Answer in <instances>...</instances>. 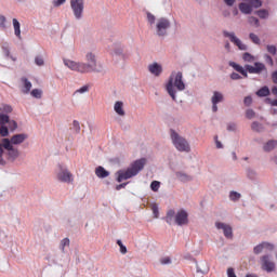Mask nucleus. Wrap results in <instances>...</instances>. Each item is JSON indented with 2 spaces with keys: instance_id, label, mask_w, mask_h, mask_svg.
Instances as JSON below:
<instances>
[{
  "instance_id": "nucleus-1",
  "label": "nucleus",
  "mask_w": 277,
  "mask_h": 277,
  "mask_svg": "<svg viewBox=\"0 0 277 277\" xmlns=\"http://www.w3.org/2000/svg\"><path fill=\"white\" fill-rule=\"evenodd\" d=\"M85 61L87 63L64 58L63 64L69 68V70L80 72V75H88V72H101V69L96 68V55L94 53L88 52L85 54Z\"/></svg>"
},
{
  "instance_id": "nucleus-2",
  "label": "nucleus",
  "mask_w": 277,
  "mask_h": 277,
  "mask_svg": "<svg viewBox=\"0 0 277 277\" xmlns=\"http://www.w3.org/2000/svg\"><path fill=\"white\" fill-rule=\"evenodd\" d=\"M166 90L169 96H171L172 101L176 102V90L179 92H183L185 90V82L183 81V72L172 71L166 84Z\"/></svg>"
},
{
  "instance_id": "nucleus-3",
  "label": "nucleus",
  "mask_w": 277,
  "mask_h": 277,
  "mask_svg": "<svg viewBox=\"0 0 277 277\" xmlns=\"http://www.w3.org/2000/svg\"><path fill=\"white\" fill-rule=\"evenodd\" d=\"M144 166H146V158H141L132 162L127 170L117 171V183H122V181H129V179L137 176L138 172L144 170Z\"/></svg>"
},
{
  "instance_id": "nucleus-4",
  "label": "nucleus",
  "mask_w": 277,
  "mask_h": 277,
  "mask_svg": "<svg viewBox=\"0 0 277 277\" xmlns=\"http://www.w3.org/2000/svg\"><path fill=\"white\" fill-rule=\"evenodd\" d=\"M229 66L236 70V72H239L245 77V79H248V72L249 75H261V72L267 70V67H265V64L261 62H255L254 66L252 65H245V68L235 63V62H229Z\"/></svg>"
},
{
  "instance_id": "nucleus-5",
  "label": "nucleus",
  "mask_w": 277,
  "mask_h": 277,
  "mask_svg": "<svg viewBox=\"0 0 277 277\" xmlns=\"http://www.w3.org/2000/svg\"><path fill=\"white\" fill-rule=\"evenodd\" d=\"M164 222H167L169 226H172V224H176V226H187L189 224V214L183 209L177 212L171 209L167 212Z\"/></svg>"
},
{
  "instance_id": "nucleus-6",
  "label": "nucleus",
  "mask_w": 277,
  "mask_h": 277,
  "mask_svg": "<svg viewBox=\"0 0 277 277\" xmlns=\"http://www.w3.org/2000/svg\"><path fill=\"white\" fill-rule=\"evenodd\" d=\"M170 135H171V142L173 146L176 148V150H179L180 153H189V150H192L187 140L181 136L176 131L171 130Z\"/></svg>"
},
{
  "instance_id": "nucleus-7",
  "label": "nucleus",
  "mask_w": 277,
  "mask_h": 277,
  "mask_svg": "<svg viewBox=\"0 0 277 277\" xmlns=\"http://www.w3.org/2000/svg\"><path fill=\"white\" fill-rule=\"evenodd\" d=\"M55 176L58 183H67L68 185H70V183L75 182V176L72 175V173L68 170V168L64 167L63 164L57 166Z\"/></svg>"
},
{
  "instance_id": "nucleus-8",
  "label": "nucleus",
  "mask_w": 277,
  "mask_h": 277,
  "mask_svg": "<svg viewBox=\"0 0 277 277\" xmlns=\"http://www.w3.org/2000/svg\"><path fill=\"white\" fill-rule=\"evenodd\" d=\"M170 27H172V22L167 17H160L156 22V36L158 38H166L168 36V31H170Z\"/></svg>"
},
{
  "instance_id": "nucleus-9",
  "label": "nucleus",
  "mask_w": 277,
  "mask_h": 277,
  "mask_svg": "<svg viewBox=\"0 0 277 277\" xmlns=\"http://www.w3.org/2000/svg\"><path fill=\"white\" fill-rule=\"evenodd\" d=\"M260 265L263 272H267V274H272V272H276V262L271 254H264L260 258Z\"/></svg>"
},
{
  "instance_id": "nucleus-10",
  "label": "nucleus",
  "mask_w": 277,
  "mask_h": 277,
  "mask_svg": "<svg viewBox=\"0 0 277 277\" xmlns=\"http://www.w3.org/2000/svg\"><path fill=\"white\" fill-rule=\"evenodd\" d=\"M70 8L76 21L83 18V10H85L84 0H70Z\"/></svg>"
},
{
  "instance_id": "nucleus-11",
  "label": "nucleus",
  "mask_w": 277,
  "mask_h": 277,
  "mask_svg": "<svg viewBox=\"0 0 277 277\" xmlns=\"http://www.w3.org/2000/svg\"><path fill=\"white\" fill-rule=\"evenodd\" d=\"M2 144L4 146V150H8V156L11 161H16L18 159L19 151L14 148V145L10 142V138H2Z\"/></svg>"
},
{
  "instance_id": "nucleus-12",
  "label": "nucleus",
  "mask_w": 277,
  "mask_h": 277,
  "mask_svg": "<svg viewBox=\"0 0 277 277\" xmlns=\"http://www.w3.org/2000/svg\"><path fill=\"white\" fill-rule=\"evenodd\" d=\"M224 38H229L230 42H233L240 51H248V45L246 43L241 42L237 36H235V32H229L227 30H223Z\"/></svg>"
},
{
  "instance_id": "nucleus-13",
  "label": "nucleus",
  "mask_w": 277,
  "mask_h": 277,
  "mask_svg": "<svg viewBox=\"0 0 277 277\" xmlns=\"http://www.w3.org/2000/svg\"><path fill=\"white\" fill-rule=\"evenodd\" d=\"M211 103L213 114H217V105H220V103H224V94H222V92L214 91L211 97Z\"/></svg>"
},
{
  "instance_id": "nucleus-14",
  "label": "nucleus",
  "mask_w": 277,
  "mask_h": 277,
  "mask_svg": "<svg viewBox=\"0 0 277 277\" xmlns=\"http://www.w3.org/2000/svg\"><path fill=\"white\" fill-rule=\"evenodd\" d=\"M215 226L219 230H223L224 237H226V239H233V227H230V225L216 222Z\"/></svg>"
},
{
  "instance_id": "nucleus-15",
  "label": "nucleus",
  "mask_w": 277,
  "mask_h": 277,
  "mask_svg": "<svg viewBox=\"0 0 277 277\" xmlns=\"http://www.w3.org/2000/svg\"><path fill=\"white\" fill-rule=\"evenodd\" d=\"M147 68L154 77H161V72H163V66L157 62L149 64Z\"/></svg>"
},
{
  "instance_id": "nucleus-16",
  "label": "nucleus",
  "mask_w": 277,
  "mask_h": 277,
  "mask_svg": "<svg viewBox=\"0 0 277 277\" xmlns=\"http://www.w3.org/2000/svg\"><path fill=\"white\" fill-rule=\"evenodd\" d=\"M27 137H29V136L25 133L15 134L10 138V143L12 146L13 145L17 146L18 144H23V142H25V140H27Z\"/></svg>"
},
{
  "instance_id": "nucleus-17",
  "label": "nucleus",
  "mask_w": 277,
  "mask_h": 277,
  "mask_svg": "<svg viewBox=\"0 0 277 277\" xmlns=\"http://www.w3.org/2000/svg\"><path fill=\"white\" fill-rule=\"evenodd\" d=\"M175 176L180 183H189L194 181V176L183 172V171H177L175 172Z\"/></svg>"
},
{
  "instance_id": "nucleus-18",
  "label": "nucleus",
  "mask_w": 277,
  "mask_h": 277,
  "mask_svg": "<svg viewBox=\"0 0 277 277\" xmlns=\"http://www.w3.org/2000/svg\"><path fill=\"white\" fill-rule=\"evenodd\" d=\"M114 110L117 116H121V117L127 116V113L124 111V102H122V101H117L115 103Z\"/></svg>"
},
{
  "instance_id": "nucleus-19",
  "label": "nucleus",
  "mask_w": 277,
  "mask_h": 277,
  "mask_svg": "<svg viewBox=\"0 0 277 277\" xmlns=\"http://www.w3.org/2000/svg\"><path fill=\"white\" fill-rule=\"evenodd\" d=\"M21 82L24 85L22 89L23 94H29V92H31V88H32L31 81H29V79H27V77H22Z\"/></svg>"
},
{
  "instance_id": "nucleus-20",
  "label": "nucleus",
  "mask_w": 277,
  "mask_h": 277,
  "mask_svg": "<svg viewBox=\"0 0 277 277\" xmlns=\"http://www.w3.org/2000/svg\"><path fill=\"white\" fill-rule=\"evenodd\" d=\"M95 174L97 179H107V176H109V171L105 170L103 167H97L95 169Z\"/></svg>"
},
{
  "instance_id": "nucleus-21",
  "label": "nucleus",
  "mask_w": 277,
  "mask_h": 277,
  "mask_svg": "<svg viewBox=\"0 0 277 277\" xmlns=\"http://www.w3.org/2000/svg\"><path fill=\"white\" fill-rule=\"evenodd\" d=\"M1 49H2V52L5 55V57H10V60H12L13 62H16V58H14V56L10 55V43H8L6 41L2 42Z\"/></svg>"
},
{
  "instance_id": "nucleus-22",
  "label": "nucleus",
  "mask_w": 277,
  "mask_h": 277,
  "mask_svg": "<svg viewBox=\"0 0 277 277\" xmlns=\"http://www.w3.org/2000/svg\"><path fill=\"white\" fill-rule=\"evenodd\" d=\"M13 28L16 38H18V40H23V37L21 36V23L16 18H13Z\"/></svg>"
},
{
  "instance_id": "nucleus-23",
  "label": "nucleus",
  "mask_w": 277,
  "mask_h": 277,
  "mask_svg": "<svg viewBox=\"0 0 277 277\" xmlns=\"http://www.w3.org/2000/svg\"><path fill=\"white\" fill-rule=\"evenodd\" d=\"M239 10L242 14H252V6L250 3L242 2L239 4Z\"/></svg>"
},
{
  "instance_id": "nucleus-24",
  "label": "nucleus",
  "mask_w": 277,
  "mask_h": 277,
  "mask_svg": "<svg viewBox=\"0 0 277 277\" xmlns=\"http://www.w3.org/2000/svg\"><path fill=\"white\" fill-rule=\"evenodd\" d=\"M276 146H277V142L276 141H268L264 145V150H265V153H272V150H274V148H276Z\"/></svg>"
},
{
  "instance_id": "nucleus-25",
  "label": "nucleus",
  "mask_w": 277,
  "mask_h": 277,
  "mask_svg": "<svg viewBox=\"0 0 277 277\" xmlns=\"http://www.w3.org/2000/svg\"><path fill=\"white\" fill-rule=\"evenodd\" d=\"M255 14L262 19L269 18V11H267V9L258 10L255 11Z\"/></svg>"
},
{
  "instance_id": "nucleus-26",
  "label": "nucleus",
  "mask_w": 277,
  "mask_h": 277,
  "mask_svg": "<svg viewBox=\"0 0 277 277\" xmlns=\"http://www.w3.org/2000/svg\"><path fill=\"white\" fill-rule=\"evenodd\" d=\"M256 96H260L261 98L269 96V88L262 87L260 90L256 91Z\"/></svg>"
},
{
  "instance_id": "nucleus-27",
  "label": "nucleus",
  "mask_w": 277,
  "mask_h": 277,
  "mask_svg": "<svg viewBox=\"0 0 277 277\" xmlns=\"http://www.w3.org/2000/svg\"><path fill=\"white\" fill-rule=\"evenodd\" d=\"M70 130L74 131L76 135H79V133H81V123H79L77 120H74Z\"/></svg>"
},
{
  "instance_id": "nucleus-28",
  "label": "nucleus",
  "mask_w": 277,
  "mask_h": 277,
  "mask_svg": "<svg viewBox=\"0 0 277 277\" xmlns=\"http://www.w3.org/2000/svg\"><path fill=\"white\" fill-rule=\"evenodd\" d=\"M70 246V239L69 238H64L63 240H61L60 243V250L61 252H66V248H68Z\"/></svg>"
},
{
  "instance_id": "nucleus-29",
  "label": "nucleus",
  "mask_w": 277,
  "mask_h": 277,
  "mask_svg": "<svg viewBox=\"0 0 277 277\" xmlns=\"http://www.w3.org/2000/svg\"><path fill=\"white\" fill-rule=\"evenodd\" d=\"M241 199V194L235 192V190H232L229 193V200H232V202H238V200Z\"/></svg>"
},
{
  "instance_id": "nucleus-30",
  "label": "nucleus",
  "mask_w": 277,
  "mask_h": 277,
  "mask_svg": "<svg viewBox=\"0 0 277 277\" xmlns=\"http://www.w3.org/2000/svg\"><path fill=\"white\" fill-rule=\"evenodd\" d=\"M248 3L250 4L251 9L255 8V10L263 6V1L261 0H248Z\"/></svg>"
},
{
  "instance_id": "nucleus-31",
  "label": "nucleus",
  "mask_w": 277,
  "mask_h": 277,
  "mask_svg": "<svg viewBox=\"0 0 277 277\" xmlns=\"http://www.w3.org/2000/svg\"><path fill=\"white\" fill-rule=\"evenodd\" d=\"M205 265H207V264H205V263H201L200 265L197 264V274H209V267H207Z\"/></svg>"
},
{
  "instance_id": "nucleus-32",
  "label": "nucleus",
  "mask_w": 277,
  "mask_h": 277,
  "mask_svg": "<svg viewBox=\"0 0 277 277\" xmlns=\"http://www.w3.org/2000/svg\"><path fill=\"white\" fill-rule=\"evenodd\" d=\"M9 123H10V116L0 114V127H3Z\"/></svg>"
},
{
  "instance_id": "nucleus-33",
  "label": "nucleus",
  "mask_w": 277,
  "mask_h": 277,
  "mask_svg": "<svg viewBox=\"0 0 277 277\" xmlns=\"http://www.w3.org/2000/svg\"><path fill=\"white\" fill-rule=\"evenodd\" d=\"M30 95H31L34 98H42V90H41V89H34V90L30 92Z\"/></svg>"
},
{
  "instance_id": "nucleus-34",
  "label": "nucleus",
  "mask_w": 277,
  "mask_h": 277,
  "mask_svg": "<svg viewBox=\"0 0 277 277\" xmlns=\"http://www.w3.org/2000/svg\"><path fill=\"white\" fill-rule=\"evenodd\" d=\"M0 135L1 137H8L10 135V130L6 126H0Z\"/></svg>"
},
{
  "instance_id": "nucleus-35",
  "label": "nucleus",
  "mask_w": 277,
  "mask_h": 277,
  "mask_svg": "<svg viewBox=\"0 0 277 277\" xmlns=\"http://www.w3.org/2000/svg\"><path fill=\"white\" fill-rule=\"evenodd\" d=\"M249 38L253 42V44H261V38H259V36L255 35L254 32H251L249 35Z\"/></svg>"
},
{
  "instance_id": "nucleus-36",
  "label": "nucleus",
  "mask_w": 277,
  "mask_h": 277,
  "mask_svg": "<svg viewBox=\"0 0 277 277\" xmlns=\"http://www.w3.org/2000/svg\"><path fill=\"white\" fill-rule=\"evenodd\" d=\"M159 187H161V182L153 181L150 184L151 192H159Z\"/></svg>"
},
{
  "instance_id": "nucleus-37",
  "label": "nucleus",
  "mask_w": 277,
  "mask_h": 277,
  "mask_svg": "<svg viewBox=\"0 0 277 277\" xmlns=\"http://www.w3.org/2000/svg\"><path fill=\"white\" fill-rule=\"evenodd\" d=\"M85 92H90V85H88V84L76 90L74 94H85Z\"/></svg>"
},
{
  "instance_id": "nucleus-38",
  "label": "nucleus",
  "mask_w": 277,
  "mask_h": 277,
  "mask_svg": "<svg viewBox=\"0 0 277 277\" xmlns=\"http://www.w3.org/2000/svg\"><path fill=\"white\" fill-rule=\"evenodd\" d=\"M242 60H243V62H249L251 64V62H254V56L252 54L246 52L242 55Z\"/></svg>"
},
{
  "instance_id": "nucleus-39",
  "label": "nucleus",
  "mask_w": 277,
  "mask_h": 277,
  "mask_svg": "<svg viewBox=\"0 0 277 277\" xmlns=\"http://www.w3.org/2000/svg\"><path fill=\"white\" fill-rule=\"evenodd\" d=\"M249 24L254 25V27H261V22L254 16L249 17Z\"/></svg>"
},
{
  "instance_id": "nucleus-40",
  "label": "nucleus",
  "mask_w": 277,
  "mask_h": 277,
  "mask_svg": "<svg viewBox=\"0 0 277 277\" xmlns=\"http://www.w3.org/2000/svg\"><path fill=\"white\" fill-rule=\"evenodd\" d=\"M4 146L3 142L0 143V166H5V160L3 159V153H4Z\"/></svg>"
},
{
  "instance_id": "nucleus-41",
  "label": "nucleus",
  "mask_w": 277,
  "mask_h": 277,
  "mask_svg": "<svg viewBox=\"0 0 277 277\" xmlns=\"http://www.w3.org/2000/svg\"><path fill=\"white\" fill-rule=\"evenodd\" d=\"M9 129L10 131L14 132L18 129V123L14 120L9 121Z\"/></svg>"
},
{
  "instance_id": "nucleus-42",
  "label": "nucleus",
  "mask_w": 277,
  "mask_h": 277,
  "mask_svg": "<svg viewBox=\"0 0 277 277\" xmlns=\"http://www.w3.org/2000/svg\"><path fill=\"white\" fill-rule=\"evenodd\" d=\"M155 21H157V17L150 12H147V22L149 25H155Z\"/></svg>"
},
{
  "instance_id": "nucleus-43",
  "label": "nucleus",
  "mask_w": 277,
  "mask_h": 277,
  "mask_svg": "<svg viewBox=\"0 0 277 277\" xmlns=\"http://www.w3.org/2000/svg\"><path fill=\"white\" fill-rule=\"evenodd\" d=\"M266 51L271 54V55H276L277 53V48L276 45H266Z\"/></svg>"
},
{
  "instance_id": "nucleus-44",
  "label": "nucleus",
  "mask_w": 277,
  "mask_h": 277,
  "mask_svg": "<svg viewBox=\"0 0 277 277\" xmlns=\"http://www.w3.org/2000/svg\"><path fill=\"white\" fill-rule=\"evenodd\" d=\"M263 250H265L263 247V242H261L260 245H258L253 248L254 254H261V252H263Z\"/></svg>"
},
{
  "instance_id": "nucleus-45",
  "label": "nucleus",
  "mask_w": 277,
  "mask_h": 277,
  "mask_svg": "<svg viewBox=\"0 0 277 277\" xmlns=\"http://www.w3.org/2000/svg\"><path fill=\"white\" fill-rule=\"evenodd\" d=\"M161 265H170L172 263V259L170 256H164L160 259Z\"/></svg>"
},
{
  "instance_id": "nucleus-46",
  "label": "nucleus",
  "mask_w": 277,
  "mask_h": 277,
  "mask_svg": "<svg viewBox=\"0 0 277 277\" xmlns=\"http://www.w3.org/2000/svg\"><path fill=\"white\" fill-rule=\"evenodd\" d=\"M262 246L264 248V250H268V252L274 251V245L269 243V242H262Z\"/></svg>"
},
{
  "instance_id": "nucleus-47",
  "label": "nucleus",
  "mask_w": 277,
  "mask_h": 277,
  "mask_svg": "<svg viewBox=\"0 0 277 277\" xmlns=\"http://www.w3.org/2000/svg\"><path fill=\"white\" fill-rule=\"evenodd\" d=\"M117 245L120 248L121 254H127V247L122 243V240H117Z\"/></svg>"
},
{
  "instance_id": "nucleus-48",
  "label": "nucleus",
  "mask_w": 277,
  "mask_h": 277,
  "mask_svg": "<svg viewBox=\"0 0 277 277\" xmlns=\"http://www.w3.org/2000/svg\"><path fill=\"white\" fill-rule=\"evenodd\" d=\"M151 211L154 213V217H159V206H157L156 203H154L151 206Z\"/></svg>"
},
{
  "instance_id": "nucleus-49",
  "label": "nucleus",
  "mask_w": 277,
  "mask_h": 277,
  "mask_svg": "<svg viewBox=\"0 0 277 277\" xmlns=\"http://www.w3.org/2000/svg\"><path fill=\"white\" fill-rule=\"evenodd\" d=\"M0 111H4V114H12V106L5 104L0 108Z\"/></svg>"
},
{
  "instance_id": "nucleus-50",
  "label": "nucleus",
  "mask_w": 277,
  "mask_h": 277,
  "mask_svg": "<svg viewBox=\"0 0 277 277\" xmlns=\"http://www.w3.org/2000/svg\"><path fill=\"white\" fill-rule=\"evenodd\" d=\"M264 60H265L266 64H268V66H274V58H272L269 56V54H265Z\"/></svg>"
},
{
  "instance_id": "nucleus-51",
  "label": "nucleus",
  "mask_w": 277,
  "mask_h": 277,
  "mask_svg": "<svg viewBox=\"0 0 277 277\" xmlns=\"http://www.w3.org/2000/svg\"><path fill=\"white\" fill-rule=\"evenodd\" d=\"M35 64L37 66H42L44 64V58H42V56H36L35 57Z\"/></svg>"
},
{
  "instance_id": "nucleus-52",
  "label": "nucleus",
  "mask_w": 277,
  "mask_h": 277,
  "mask_svg": "<svg viewBox=\"0 0 277 277\" xmlns=\"http://www.w3.org/2000/svg\"><path fill=\"white\" fill-rule=\"evenodd\" d=\"M5 21H6L5 16L0 15V29H6Z\"/></svg>"
},
{
  "instance_id": "nucleus-53",
  "label": "nucleus",
  "mask_w": 277,
  "mask_h": 277,
  "mask_svg": "<svg viewBox=\"0 0 277 277\" xmlns=\"http://www.w3.org/2000/svg\"><path fill=\"white\" fill-rule=\"evenodd\" d=\"M246 116H247V118H248L249 120H252V118H254V116H255V113H254V110H252V109H248V110L246 111Z\"/></svg>"
},
{
  "instance_id": "nucleus-54",
  "label": "nucleus",
  "mask_w": 277,
  "mask_h": 277,
  "mask_svg": "<svg viewBox=\"0 0 277 277\" xmlns=\"http://www.w3.org/2000/svg\"><path fill=\"white\" fill-rule=\"evenodd\" d=\"M54 8H60V5H64L66 3V0H53Z\"/></svg>"
},
{
  "instance_id": "nucleus-55",
  "label": "nucleus",
  "mask_w": 277,
  "mask_h": 277,
  "mask_svg": "<svg viewBox=\"0 0 277 277\" xmlns=\"http://www.w3.org/2000/svg\"><path fill=\"white\" fill-rule=\"evenodd\" d=\"M230 79H233V81H238V79H241V76L237 72H232Z\"/></svg>"
},
{
  "instance_id": "nucleus-56",
  "label": "nucleus",
  "mask_w": 277,
  "mask_h": 277,
  "mask_svg": "<svg viewBox=\"0 0 277 277\" xmlns=\"http://www.w3.org/2000/svg\"><path fill=\"white\" fill-rule=\"evenodd\" d=\"M243 103L247 107H250V105H252V97L250 96L245 97Z\"/></svg>"
},
{
  "instance_id": "nucleus-57",
  "label": "nucleus",
  "mask_w": 277,
  "mask_h": 277,
  "mask_svg": "<svg viewBox=\"0 0 277 277\" xmlns=\"http://www.w3.org/2000/svg\"><path fill=\"white\" fill-rule=\"evenodd\" d=\"M227 131H237V123H228Z\"/></svg>"
},
{
  "instance_id": "nucleus-58",
  "label": "nucleus",
  "mask_w": 277,
  "mask_h": 277,
  "mask_svg": "<svg viewBox=\"0 0 277 277\" xmlns=\"http://www.w3.org/2000/svg\"><path fill=\"white\" fill-rule=\"evenodd\" d=\"M127 185H129V182L119 184V185L116 186V190L120 192V189H124V187H127Z\"/></svg>"
},
{
  "instance_id": "nucleus-59",
  "label": "nucleus",
  "mask_w": 277,
  "mask_h": 277,
  "mask_svg": "<svg viewBox=\"0 0 277 277\" xmlns=\"http://www.w3.org/2000/svg\"><path fill=\"white\" fill-rule=\"evenodd\" d=\"M260 127H261V124H260L259 122H256V121H254V122L251 124V129H252L253 131H259Z\"/></svg>"
},
{
  "instance_id": "nucleus-60",
  "label": "nucleus",
  "mask_w": 277,
  "mask_h": 277,
  "mask_svg": "<svg viewBox=\"0 0 277 277\" xmlns=\"http://www.w3.org/2000/svg\"><path fill=\"white\" fill-rule=\"evenodd\" d=\"M227 276H228V277H237V275H235V269L228 268V269H227Z\"/></svg>"
},
{
  "instance_id": "nucleus-61",
  "label": "nucleus",
  "mask_w": 277,
  "mask_h": 277,
  "mask_svg": "<svg viewBox=\"0 0 277 277\" xmlns=\"http://www.w3.org/2000/svg\"><path fill=\"white\" fill-rule=\"evenodd\" d=\"M248 176H249V179H255L256 177V172H254L253 170H249L248 171Z\"/></svg>"
},
{
  "instance_id": "nucleus-62",
  "label": "nucleus",
  "mask_w": 277,
  "mask_h": 277,
  "mask_svg": "<svg viewBox=\"0 0 277 277\" xmlns=\"http://www.w3.org/2000/svg\"><path fill=\"white\" fill-rule=\"evenodd\" d=\"M214 140H215L216 148H224V145H222V142H220V141L217 140V136H215Z\"/></svg>"
},
{
  "instance_id": "nucleus-63",
  "label": "nucleus",
  "mask_w": 277,
  "mask_h": 277,
  "mask_svg": "<svg viewBox=\"0 0 277 277\" xmlns=\"http://www.w3.org/2000/svg\"><path fill=\"white\" fill-rule=\"evenodd\" d=\"M224 3H226V5L229 8H233V5H235V0H224Z\"/></svg>"
},
{
  "instance_id": "nucleus-64",
  "label": "nucleus",
  "mask_w": 277,
  "mask_h": 277,
  "mask_svg": "<svg viewBox=\"0 0 277 277\" xmlns=\"http://www.w3.org/2000/svg\"><path fill=\"white\" fill-rule=\"evenodd\" d=\"M272 79L274 83H277V70L273 72Z\"/></svg>"
}]
</instances>
